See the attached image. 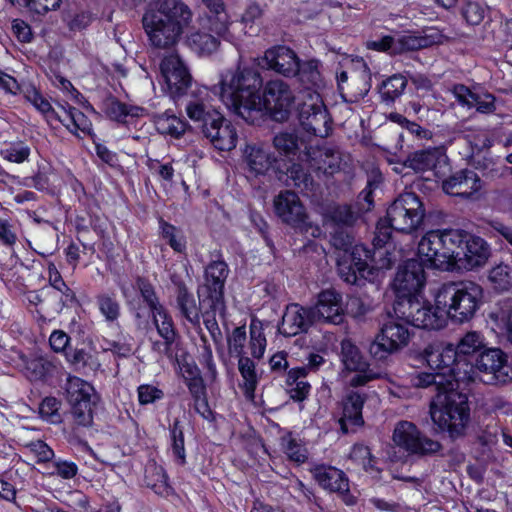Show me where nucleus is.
<instances>
[{"label":"nucleus","instance_id":"nucleus-1","mask_svg":"<svg viewBox=\"0 0 512 512\" xmlns=\"http://www.w3.org/2000/svg\"><path fill=\"white\" fill-rule=\"evenodd\" d=\"M263 85L260 73L243 67L221 74L219 95L223 103L250 124L262 119V103L259 91Z\"/></svg>","mask_w":512,"mask_h":512},{"label":"nucleus","instance_id":"nucleus-2","mask_svg":"<svg viewBox=\"0 0 512 512\" xmlns=\"http://www.w3.org/2000/svg\"><path fill=\"white\" fill-rule=\"evenodd\" d=\"M192 11L182 0H158L154 8L143 15V27L151 44L170 48L180 39L192 21Z\"/></svg>","mask_w":512,"mask_h":512},{"label":"nucleus","instance_id":"nucleus-3","mask_svg":"<svg viewBox=\"0 0 512 512\" xmlns=\"http://www.w3.org/2000/svg\"><path fill=\"white\" fill-rule=\"evenodd\" d=\"M483 300L482 287L472 281L443 284L435 294V303L445 316L459 323L471 320Z\"/></svg>","mask_w":512,"mask_h":512},{"label":"nucleus","instance_id":"nucleus-4","mask_svg":"<svg viewBox=\"0 0 512 512\" xmlns=\"http://www.w3.org/2000/svg\"><path fill=\"white\" fill-rule=\"evenodd\" d=\"M465 235L460 230H431L423 235L418 243L419 258L432 268L454 270L456 260Z\"/></svg>","mask_w":512,"mask_h":512},{"label":"nucleus","instance_id":"nucleus-5","mask_svg":"<svg viewBox=\"0 0 512 512\" xmlns=\"http://www.w3.org/2000/svg\"><path fill=\"white\" fill-rule=\"evenodd\" d=\"M429 413L433 423L449 437L457 439L465 435L470 421L468 397L453 388L439 393L430 403Z\"/></svg>","mask_w":512,"mask_h":512},{"label":"nucleus","instance_id":"nucleus-6","mask_svg":"<svg viewBox=\"0 0 512 512\" xmlns=\"http://www.w3.org/2000/svg\"><path fill=\"white\" fill-rule=\"evenodd\" d=\"M188 117L201 123L204 136L221 151H230L236 147L238 135L234 125L223 115L202 101H191L186 106Z\"/></svg>","mask_w":512,"mask_h":512},{"label":"nucleus","instance_id":"nucleus-7","mask_svg":"<svg viewBox=\"0 0 512 512\" xmlns=\"http://www.w3.org/2000/svg\"><path fill=\"white\" fill-rule=\"evenodd\" d=\"M423 355L428 366L436 373H443L455 388H458L460 382L464 383L473 377L472 364L458 356L451 344H430L424 349Z\"/></svg>","mask_w":512,"mask_h":512},{"label":"nucleus","instance_id":"nucleus-8","mask_svg":"<svg viewBox=\"0 0 512 512\" xmlns=\"http://www.w3.org/2000/svg\"><path fill=\"white\" fill-rule=\"evenodd\" d=\"M394 314L404 319L409 325L418 328L438 330L446 325L445 311L435 307L428 301L414 298L396 299L393 306Z\"/></svg>","mask_w":512,"mask_h":512},{"label":"nucleus","instance_id":"nucleus-9","mask_svg":"<svg viewBox=\"0 0 512 512\" xmlns=\"http://www.w3.org/2000/svg\"><path fill=\"white\" fill-rule=\"evenodd\" d=\"M408 325L409 323L396 315L389 317L369 345V354L375 360H384L389 355L406 347L412 335Z\"/></svg>","mask_w":512,"mask_h":512},{"label":"nucleus","instance_id":"nucleus-10","mask_svg":"<svg viewBox=\"0 0 512 512\" xmlns=\"http://www.w3.org/2000/svg\"><path fill=\"white\" fill-rule=\"evenodd\" d=\"M425 217L420 198L413 192L400 194L387 209V220L395 231L412 233L419 229Z\"/></svg>","mask_w":512,"mask_h":512},{"label":"nucleus","instance_id":"nucleus-11","mask_svg":"<svg viewBox=\"0 0 512 512\" xmlns=\"http://www.w3.org/2000/svg\"><path fill=\"white\" fill-rule=\"evenodd\" d=\"M472 366L473 377L466 380L465 383L478 379L485 384L497 385L512 380L507 355L499 348L484 349L477 357L475 365Z\"/></svg>","mask_w":512,"mask_h":512},{"label":"nucleus","instance_id":"nucleus-12","mask_svg":"<svg viewBox=\"0 0 512 512\" xmlns=\"http://www.w3.org/2000/svg\"><path fill=\"white\" fill-rule=\"evenodd\" d=\"M262 116L264 111L274 120H288L295 104V95L290 85L281 79L269 80L263 89Z\"/></svg>","mask_w":512,"mask_h":512},{"label":"nucleus","instance_id":"nucleus-13","mask_svg":"<svg viewBox=\"0 0 512 512\" xmlns=\"http://www.w3.org/2000/svg\"><path fill=\"white\" fill-rule=\"evenodd\" d=\"M299 121L307 132L327 137L331 131V119L319 93L308 89L299 107Z\"/></svg>","mask_w":512,"mask_h":512},{"label":"nucleus","instance_id":"nucleus-14","mask_svg":"<svg viewBox=\"0 0 512 512\" xmlns=\"http://www.w3.org/2000/svg\"><path fill=\"white\" fill-rule=\"evenodd\" d=\"M394 443L408 452L415 455H428L438 452L441 444L423 435L417 426L409 421H400L393 431Z\"/></svg>","mask_w":512,"mask_h":512},{"label":"nucleus","instance_id":"nucleus-15","mask_svg":"<svg viewBox=\"0 0 512 512\" xmlns=\"http://www.w3.org/2000/svg\"><path fill=\"white\" fill-rule=\"evenodd\" d=\"M160 70L168 93L174 100L186 94L191 86L192 77L178 54L165 56L160 64Z\"/></svg>","mask_w":512,"mask_h":512},{"label":"nucleus","instance_id":"nucleus-16","mask_svg":"<svg viewBox=\"0 0 512 512\" xmlns=\"http://www.w3.org/2000/svg\"><path fill=\"white\" fill-rule=\"evenodd\" d=\"M423 264L416 259H409L398 268L393 286L399 298H414L425 284Z\"/></svg>","mask_w":512,"mask_h":512},{"label":"nucleus","instance_id":"nucleus-17","mask_svg":"<svg viewBox=\"0 0 512 512\" xmlns=\"http://www.w3.org/2000/svg\"><path fill=\"white\" fill-rule=\"evenodd\" d=\"M448 165V157L443 147H429L410 153L403 162V166L416 173L433 171L439 177L444 174Z\"/></svg>","mask_w":512,"mask_h":512},{"label":"nucleus","instance_id":"nucleus-18","mask_svg":"<svg viewBox=\"0 0 512 512\" xmlns=\"http://www.w3.org/2000/svg\"><path fill=\"white\" fill-rule=\"evenodd\" d=\"M197 293L198 306L201 307L200 319H203L212 339L217 342L222 338V333L216 320V313L224 309V293L200 287Z\"/></svg>","mask_w":512,"mask_h":512},{"label":"nucleus","instance_id":"nucleus-19","mask_svg":"<svg viewBox=\"0 0 512 512\" xmlns=\"http://www.w3.org/2000/svg\"><path fill=\"white\" fill-rule=\"evenodd\" d=\"M341 354L345 368L356 373L349 381L352 387L363 386L380 377L379 373L369 367L359 349L349 340L342 341Z\"/></svg>","mask_w":512,"mask_h":512},{"label":"nucleus","instance_id":"nucleus-20","mask_svg":"<svg viewBox=\"0 0 512 512\" xmlns=\"http://www.w3.org/2000/svg\"><path fill=\"white\" fill-rule=\"evenodd\" d=\"M312 474L322 488L338 493L346 505L356 503V498L349 490V480L342 470L332 466L318 465L312 470Z\"/></svg>","mask_w":512,"mask_h":512},{"label":"nucleus","instance_id":"nucleus-21","mask_svg":"<svg viewBox=\"0 0 512 512\" xmlns=\"http://www.w3.org/2000/svg\"><path fill=\"white\" fill-rule=\"evenodd\" d=\"M276 215L286 224L303 228L306 225L307 214L298 195L293 191H282L274 198Z\"/></svg>","mask_w":512,"mask_h":512},{"label":"nucleus","instance_id":"nucleus-22","mask_svg":"<svg viewBox=\"0 0 512 512\" xmlns=\"http://www.w3.org/2000/svg\"><path fill=\"white\" fill-rule=\"evenodd\" d=\"M264 67L284 77L296 76L299 68V57L291 48L277 45L267 49L262 58Z\"/></svg>","mask_w":512,"mask_h":512},{"label":"nucleus","instance_id":"nucleus-23","mask_svg":"<svg viewBox=\"0 0 512 512\" xmlns=\"http://www.w3.org/2000/svg\"><path fill=\"white\" fill-rule=\"evenodd\" d=\"M314 323L316 321L311 307L292 303L286 307L278 331L286 337H292L306 332Z\"/></svg>","mask_w":512,"mask_h":512},{"label":"nucleus","instance_id":"nucleus-24","mask_svg":"<svg viewBox=\"0 0 512 512\" xmlns=\"http://www.w3.org/2000/svg\"><path fill=\"white\" fill-rule=\"evenodd\" d=\"M464 235L465 248L460 246L461 257L456 260L455 269L472 270L483 266L490 256L489 245L481 237L470 236L466 233Z\"/></svg>","mask_w":512,"mask_h":512},{"label":"nucleus","instance_id":"nucleus-25","mask_svg":"<svg viewBox=\"0 0 512 512\" xmlns=\"http://www.w3.org/2000/svg\"><path fill=\"white\" fill-rule=\"evenodd\" d=\"M303 162L315 172H322L325 175H333L340 170L341 153L338 149L331 146H311L306 151V156H302Z\"/></svg>","mask_w":512,"mask_h":512},{"label":"nucleus","instance_id":"nucleus-26","mask_svg":"<svg viewBox=\"0 0 512 512\" xmlns=\"http://www.w3.org/2000/svg\"><path fill=\"white\" fill-rule=\"evenodd\" d=\"M311 309L316 322L323 321L332 324L343 322L342 296L333 289H327L319 293L318 301Z\"/></svg>","mask_w":512,"mask_h":512},{"label":"nucleus","instance_id":"nucleus-27","mask_svg":"<svg viewBox=\"0 0 512 512\" xmlns=\"http://www.w3.org/2000/svg\"><path fill=\"white\" fill-rule=\"evenodd\" d=\"M366 397L358 392H349L342 401V416L338 419V424L342 434L354 433L364 425L362 409Z\"/></svg>","mask_w":512,"mask_h":512},{"label":"nucleus","instance_id":"nucleus-28","mask_svg":"<svg viewBox=\"0 0 512 512\" xmlns=\"http://www.w3.org/2000/svg\"><path fill=\"white\" fill-rule=\"evenodd\" d=\"M272 143L280 155L289 159L297 158L302 162V156H306V151L311 147L302 132L296 130L278 132L273 137Z\"/></svg>","mask_w":512,"mask_h":512},{"label":"nucleus","instance_id":"nucleus-29","mask_svg":"<svg viewBox=\"0 0 512 512\" xmlns=\"http://www.w3.org/2000/svg\"><path fill=\"white\" fill-rule=\"evenodd\" d=\"M443 190L453 196L470 198L482 188V180L473 170H461L444 180Z\"/></svg>","mask_w":512,"mask_h":512},{"label":"nucleus","instance_id":"nucleus-30","mask_svg":"<svg viewBox=\"0 0 512 512\" xmlns=\"http://www.w3.org/2000/svg\"><path fill=\"white\" fill-rule=\"evenodd\" d=\"M371 88V72L363 60L354 64L350 73V82L346 86V92L350 94L353 101L363 98Z\"/></svg>","mask_w":512,"mask_h":512},{"label":"nucleus","instance_id":"nucleus-31","mask_svg":"<svg viewBox=\"0 0 512 512\" xmlns=\"http://www.w3.org/2000/svg\"><path fill=\"white\" fill-rule=\"evenodd\" d=\"M176 304L181 316L185 318L193 328L201 329V307L198 306L193 294L188 290L186 285L179 284Z\"/></svg>","mask_w":512,"mask_h":512},{"label":"nucleus","instance_id":"nucleus-32","mask_svg":"<svg viewBox=\"0 0 512 512\" xmlns=\"http://www.w3.org/2000/svg\"><path fill=\"white\" fill-rule=\"evenodd\" d=\"M50 290H43L48 296L58 299L55 309L61 311L63 307L71 305L75 301V293L63 281L55 266L49 267Z\"/></svg>","mask_w":512,"mask_h":512},{"label":"nucleus","instance_id":"nucleus-33","mask_svg":"<svg viewBox=\"0 0 512 512\" xmlns=\"http://www.w3.org/2000/svg\"><path fill=\"white\" fill-rule=\"evenodd\" d=\"M144 481L147 487L160 496L167 497L172 491L164 468L155 461L146 464Z\"/></svg>","mask_w":512,"mask_h":512},{"label":"nucleus","instance_id":"nucleus-34","mask_svg":"<svg viewBox=\"0 0 512 512\" xmlns=\"http://www.w3.org/2000/svg\"><path fill=\"white\" fill-rule=\"evenodd\" d=\"M245 161L249 172L254 176H258L266 174L274 158L265 149L255 145H248L245 149Z\"/></svg>","mask_w":512,"mask_h":512},{"label":"nucleus","instance_id":"nucleus-35","mask_svg":"<svg viewBox=\"0 0 512 512\" xmlns=\"http://www.w3.org/2000/svg\"><path fill=\"white\" fill-rule=\"evenodd\" d=\"M229 274V268L224 260L211 261L204 271V284L200 288L216 290L224 293V285Z\"/></svg>","mask_w":512,"mask_h":512},{"label":"nucleus","instance_id":"nucleus-36","mask_svg":"<svg viewBox=\"0 0 512 512\" xmlns=\"http://www.w3.org/2000/svg\"><path fill=\"white\" fill-rule=\"evenodd\" d=\"M65 394L68 403L83 402L99 399L94 387L76 376H69L65 384Z\"/></svg>","mask_w":512,"mask_h":512},{"label":"nucleus","instance_id":"nucleus-37","mask_svg":"<svg viewBox=\"0 0 512 512\" xmlns=\"http://www.w3.org/2000/svg\"><path fill=\"white\" fill-rule=\"evenodd\" d=\"M306 376L307 368H292L287 373L286 386L290 398L294 401L301 402L309 395L311 386L305 380Z\"/></svg>","mask_w":512,"mask_h":512},{"label":"nucleus","instance_id":"nucleus-38","mask_svg":"<svg viewBox=\"0 0 512 512\" xmlns=\"http://www.w3.org/2000/svg\"><path fill=\"white\" fill-rule=\"evenodd\" d=\"M452 382L447 380L446 376L443 373H428V372H420L411 376V384L416 388H431L436 392V395L439 393H446L449 390H452L454 387L451 385Z\"/></svg>","mask_w":512,"mask_h":512},{"label":"nucleus","instance_id":"nucleus-39","mask_svg":"<svg viewBox=\"0 0 512 512\" xmlns=\"http://www.w3.org/2000/svg\"><path fill=\"white\" fill-rule=\"evenodd\" d=\"M360 217V209L351 205H336L328 209L327 220L335 227L350 228L356 224Z\"/></svg>","mask_w":512,"mask_h":512},{"label":"nucleus","instance_id":"nucleus-40","mask_svg":"<svg viewBox=\"0 0 512 512\" xmlns=\"http://www.w3.org/2000/svg\"><path fill=\"white\" fill-rule=\"evenodd\" d=\"M66 113V118L61 119V123L73 134H77L78 131L84 134H90L92 130V123L88 117L75 107L70 105L60 106Z\"/></svg>","mask_w":512,"mask_h":512},{"label":"nucleus","instance_id":"nucleus-41","mask_svg":"<svg viewBox=\"0 0 512 512\" xmlns=\"http://www.w3.org/2000/svg\"><path fill=\"white\" fill-rule=\"evenodd\" d=\"M238 370L243 379L241 388L247 399L253 400L255 396V390L258 384V377L254 362L246 356L239 357Z\"/></svg>","mask_w":512,"mask_h":512},{"label":"nucleus","instance_id":"nucleus-42","mask_svg":"<svg viewBox=\"0 0 512 512\" xmlns=\"http://www.w3.org/2000/svg\"><path fill=\"white\" fill-rule=\"evenodd\" d=\"M152 321L159 336L166 340L167 344H173L177 337V331L172 317L165 307L151 313Z\"/></svg>","mask_w":512,"mask_h":512},{"label":"nucleus","instance_id":"nucleus-43","mask_svg":"<svg viewBox=\"0 0 512 512\" xmlns=\"http://www.w3.org/2000/svg\"><path fill=\"white\" fill-rule=\"evenodd\" d=\"M187 43L198 54H211L220 45V41L216 36L203 31L191 33L187 38Z\"/></svg>","mask_w":512,"mask_h":512},{"label":"nucleus","instance_id":"nucleus-44","mask_svg":"<svg viewBox=\"0 0 512 512\" xmlns=\"http://www.w3.org/2000/svg\"><path fill=\"white\" fill-rule=\"evenodd\" d=\"M155 127L161 134L179 138L186 131L187 124L175 115L163 113L155 118Z\"/></svg>","mask_w":512,"mask_h":512},{"label":"nucleus","instance_id":"nucleus-45","mask_svg":"<svg viewBox=\"0 0 512 512\" xmlns=\"http://www.w3.org/2000/svg\"><path fill=\"white\" fill-rule=\"evenodd\" d=\"M31 154L30 147L21 140L7 142L0 150V156L11 163L21 164L28 161Z\"/></svg>","mask_w":512,"mask_h":512},{"label":"nucleus","instance_id":"nucleus-46","mask_svg":"<svg viewBox=\"0 0 512 512\" xmlns=\"http://www.w3.org/2000/svg\"><path fill=\"white\" fill-rule=\"evenodd\" d=\"M407 86V80L400 74H395L383 81L380 87V95L384 102L391 103L399 98Z\"/></svg>","mask_w":512,"mask_h":512},{"label":"nucleus","instance_id":"nucleus-47","mask_svg":"<svg viewBox=\"0 0 512 512\" xmlns=\"http://www.w3.org/2000/svg\"><path fill=\"white\" fill-rule=\"evenodd\" d=\"M99 399H92L83 402L69 403L71 407V415L75 424L78 426L88 427L93 422L94 408Z\"/></svg>","mask_w":512,"mask_h":512},{"label":"nucleus","instance_id":"nucleus-48","mask_svg":"<svg viewBox=\"0 0 512 512\" xmlns=\"http://www.w3.org/2000/svg\"><path fill=\"white\" fill-rule=\"evenodd\" d=\"M485 348L484 337L476 331L467 332L457 344L455 348L457 355L462 356L472 355L477 352H482Z\"/></svg>","mask_w":512,"mask_h":512},{"label":"nucleus","instance_id":"nucleus-49","mask_svg":"<svg viewBox=\"0 0 512 512\" xmlns=\"http://www.w3.org/2000/svg\"><path fill=\"white\" fill-rule=\"evenodd\" d=\"M300 82L308 88L318 86L321 83V74L319 71V61L311 59L301 63L299 61V68L296 71Z\"/></svg>","mask_w":512,"mask_h":512},{"label":"nucleus","instance_id":"nucleus-50","mask_svg":"<svg viewBox=\"0 0 512 512\" xmlns=\"http://www.w3.org/2000/svg\"><path fill=\"white\" fill-rule=\"evenodd\" d=\"M159 224L162 238L168 242L170 247L177 253L184 252L186 249V241L181 231L162 219Z\"/></svg>","mask_w":512,"mask_h":512},{"label":"nucleus","instance_id":"nucleus-51","mask_svg":"<svg viewBox=\"0 0 512 512\" xmlns=\"http://www.w3.org/2000/svg\"><path fill=\"white\" fill-rule=\"evenodd\" d=\"M488 279L496 290L508 291L512 287V269L508 265L499 264L490 270Z\"/></svg>","mask_w":512,"mask_h":512},{"label":"nucleus","instance_id":"nucleus-52","mask_svg":"<svg viewBox=\"0 0 512 512\" xmlns=\"http://www.w3.org/2000/svg\"><path fill=\"white\" fill-rule=\"evenodd\" d=\"M170 437H171V448L176 462L180 465H184L186 463V454L184 447V433L183 429L180 426V421L175 419L171 429H170Z\"/></svg>","mask_w":512,"mask_h":512},{"label":"nucleus","instance_id":"nucleus-53","mask_svg":"<svg viewBox=\"0 0 512 512\" xmlns=\"http://www.w3.org/2000/svg\"><path fill=\"white\" fill-rule=\"evenodd\" d=\"M264 8L258 3H250L244 10L241 16V23L244 25L245 33L253 36L257 35L258 28L255 26L256 22L262 18Z\"/></svg>","mask_w":512,"mask_h":512},{"label":"nucleus","instance_id":"nucleus-54","mask_svg":"<svg viewBox=\"0 0 512 512\" xmlns=\"http://www.w3.org/2000/svg\"><path fill=\"white\" fill-rule=\"evenodd\" d=\"M136 288L140 292L143 301L149 307L151 313L164 307L160 303L155 288L149 280L143 277H138L136 279Z\"/></svg>","mask_w":512,"mask_h":512},{"label":"nucleus","instance_id":"nucleus-55","mask_svg":"<svg viewBox=\"0 0 512 512\" xmlns=\"http://www.w3.org/2000/svg\"><path fill=\"white\" fill-rule=\"evenodd\" d=\"M98 308L106 321L114 322L120 316V304L115 295L106 293L100 294L96 298Z\"/></svg>","mask_w":512,"mask_h":512},{"label":"nucleus","instance_id":"nucleus-56","mask_svg":"<svg viewBox=\"0 0 512 512\" xmlns=\"http://www.w3.org/2000/svg\"><path fill=\"white\" fill-rule=\"evenodd\" d=\"M287 176L292 181L293 186L300 190H309L313 179L307 173L300 163H293L287 170Z\"/></svg>","mask_w":512,"mask_h":512},{"label":"nucleus","instance_id":"nucleus-57","mask_svg":"<svg viewBox=\"0 0 512 512\" xmlns=\"http://www.w3.org/2000/svg\"><path fill=\"white\" fill-rule=\"evenodd\" d=\"M229 16L226 12L209 15L206 18V25L204 26L209 32H213L217 38H225L229 30Z\"/></svg>","mask_w":512,"mask_h":512},{"label":"nucleus","instance_id":"nucleus-58","mask_svg":"<svg viewBox=\"0 0 512 512\" xmlns=\"http://www.w3.org/2000/svg\"><path fill=\"white\" fill-rule=\"evenodd\" d=\"M369 251L362 245H355L348 252H345L340 259H346L353 267L357 269L359 274L363 276V272L367 268L366 259L368 258Z\"/></svg>","mask_w":512,"mask_h":512},{"label":"nucleus","instance_id":"nucleus-59","mask_svg":"<svg viewBox=\"0 0 512 512\" xmlns=\"http://www.w3.org/2000/svg\"><path fill=\"white\" fill-rule=\"evenodd\" d=\"M282 445L285 454L288 459L297 463L302 464L307 460V450L301 444H299L291 436L282 438Z\"/></svg>","mask_w":512,"mask_h":512},{"label":"nucleus","instance_id":"nucleus-60","mask_svg":"<svg viewBox=\"0 0 512 512\" xmlns=\"http://www.w3.org/2000/svg\"><path fill=\"white\" fill-rule=\"evenodd\" d=\"M486 7L477 1H467L462 7V16L470 25H479L486 16Z\"/></svg>","mask_w":512,"mask_h":512},{"label":"nucleus","instance_id":"nucleus-61","mask_svg":"<svg viewBox=\"0 0 512 512\" xmlns=\"http://www.w3.org/2000/svg\"><path fill=\"white\" fill-rule=\"evenodd\" d=\"M426 46V40L414 35H402L395 38L394 54L415 51Z\"/></svg>","mask_w":512,"mask_h":512},{"label":"nucleus","instance_id":"nucleus-62","mask_svg":"<svg viewBox=\"0 0 512 512\" xmlns=\"http://www.w3.org/2000/svg\"><path fill=\"white\" fill-rule=\"evenodd\" d=\"M350 458L362 465L366 471L374 470V458L368 446L355 444L350 452Z\"/></svg>","mask_w":512,"mask_h":512},{"label":"nucleus","instance_id":"nucleus-63","mask_svg":"<svg viewBox=\"0 0 512 512\" xmlns=\"http://www.w3.org/2000/svg\"><path fill=\"white\" fill-rule=\"evenodd\" d=\"M266 348V338L262 329L256 325L250 326V350L254 358H262Z\"/></svg>","mask_w":512,"mask_h":512},{"label":"nucleus","instance_id":"nucleus-64","mask_svg":"<svg viewBox=\"0 0 512 512\" xmlns=\"http://www.w3.org/2000/svg\"><path fill=\"white\" fill-rule=\"evenodd\" d=\"M60 402L55 397H46L39 406V413L42 418L55 423L59 421Z\"/></svg>","mask_w":512,"mask_h":512}]
</instances>
